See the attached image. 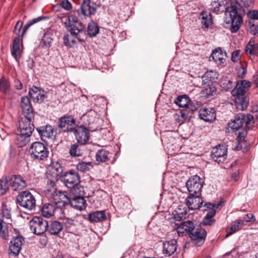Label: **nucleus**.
<instances>
[{
  "label": "nucleus",
  "instance_id": "f257e3e1",
  "mask_svg": "<svg viewBox=\"0 0 258 258\" xmlns=\"http://www.w3.org/2000/svg\"><path fill=\"white\" fill-rule=\"evenodd\" d=\"M54 197V200L52 203L45 204L43 206L41 213L44 217L49 218L54 216L61 217L63 213L62 207L69 204L68 202L60 200L57 195Z\"/></svg>",
  "mask_w": 258,
  "mask_h": 258
},
{
  "label": "nucleus",
  "instance_id": "f03ea898",
  "mask_svg": "<svg viewBox=\"0 0 258 258\" xmlns=\"http://www.w3.org/2000/svg\"><path fill=\"white\" fill-rule=\"evenodd\" d=\"M225 15L226 16V23L231 22L230 30L232 33H235L240 28L242 17L238 13V9L235 6H232L226 9Z\"/></svg>",
  "mask_w": 258,
  "mask_h": 258
},
{
  "label": "nucleus",
  "instance_id": "7ed1b4c3",
  "mask_svg": "<svg viewBox=\"0 0 258 258\" xmlns=\"http://www.w3.org/2000/svg\"><path fill=\"white\" fill-rule=\"evenodd\" d=\"M227 127L226 128L227 132L228 133H236L239 131L238 135L236 139L237 142L238 144L235 148L234 150L236 151L240 150L242 149V145L241 142H242V132L240 131L242 128V114L238 113L235 116L234 119H231L227 124Z\"/></svg>",
  "mask_w": 258,
  "mask_h": 258
},
{
  "label": "nucleus",
  "instance_id": "20e7f679",
  "mask_svg": "<svg viewBox=\"0 0 258 258\" xmlns=\"http://www.w3.org/2000/svg\"><path fill=\"white\" fill-rule=\"evenodd\" d=\"M29 152L31 157L37 161L46 160L49 155V151L47 147L40 142L32 143Z\"/></svg>",
  "mask_w": 258,
  "mask_h": 258
},
{
  "label": "nucleus",
  "instance_id": "39448f33",
  "mask_svg": "<svg viewBox=\"0 0 258 258\" xmlns=\"http://www.w3.org/2000/svg\"><path fill=\"white\" fill-rule=\"evenodd\" d=\"M64 24L67 28H70L69 31L71 36L81 41L79 34L83 31L84 27L82 23L79 22L78 18L74 15H71L66 19Z\"/></svg>",
  "mask_w": 258,
  "mask_h": 258
},
{
  "label": "nucleus",
  "instance_id": "423d86ee",
  "mask_svg": "<svg viewBox=\"0 0 258 258\" xmlns=\"http://www.w3.org/2000/svg\"><path fill=\"white\" fill-rule=\"evenodd\" d=\"M17 200L21 207L28 210H32L35 207V199L29 191H24L20 193Z\"/></svg>",
  "mask_w": 258,
  "mask_h": 258
},
{
  "label": "nucleus",
  "instance_id": "0eeeda50",
  "mask_svg": "<svg viewBox=\"0 0 258 258\" xmlns=\"http://www.w3.org/2000/svg\"><path fill=\"white\" fill-rule=\"evenodd\" d=\"M29 226L33 233L39 235L46 231L48 222L43 218L36 216L30 221Z\"/></svg>",
  "mask_w": 258,
  "mask_h": 258
},
{
  "label": "nucleus",
  "instance_id": "6e6552de",
  "mask_svg": "<svg viewBox=\"0 0 258 258\" xmlns=\"http://www.w3.org/2000/svg\"><path fill=\"white\" fill-rule=\"evenodd\" d=\"M203 185V180L198 175H194L186 181V186L189 195H201Z\"/></svg>",
  "mask_w": 258,
  "mask_h": 258
},
{
  "label": "nucleus",
  "instance_id": "1a4fd4ad",
  "mask_svg": "<svg viewBox=\"0 0 258 258\" xmlns=\"http://www.w3.org/2000/svg\"><path fill=\"white\" fill-rule=\"evenodd\" d=\"M60 180L66 187L70 188L80 183V176L78 172L71 169L64 172Z\"/></svg>",
  "mask_w": 258,
  "mask_h": 258
},
{
  "label": "nucleus",
  "instance_id": "9d476101",
  "mask_svg": "<svg viewBox=\"0 0 258 258\" xmlns=\"http://www.w3.org/2000/svg\"><path fill=\"white\" fill-rule=\"evenodd\" d=\"M207 235L206 230L200 226H196L189 235V237L194 242L196 245L201 246L204 242Z\"/></svg>",
  "mask_w": 258,
  "mask_h": 258
},
{
  "label": "nucleus",
  "instance_id": "9b49d317",
  "mask_svg": "<svg viewBox=\"0 0 258 258\" xmlns=\"http://www.w3.org/2000/svg\"><path fill=\"white\" fill-rule=\"evenodd\" d=\"M64 172L62 165L60 163L56 162L53 163L49 169L47 173V177L51 182H54L58 179V178L61 179Z\"/></svg>",
  "mask_w": 258,
  "mask_h": 258
},
{
  "label": "nucleus",
  "instance_id": "f8f14e48",
  "mask_svg": "<svg viewBox=\"0 0 258 258\" xmlns=\"http://www.w3.org/2000/svg\"><path fill=\"white\" fill-rule=\"evenodd\" d=\"M232 99L238 110H242V80L236 82L235 87L231 91Z\"/></svg>",
  "mask_w": 258,
  "mask_h": 258
},
{
  "label": "nucleus",
  "instance_id": "ddd939ff",
  "mask_svg": "<svg viewBox=\"0 0 258 258\" xmlns=\"http://www.w3.org/2000/svg\"><path fill=\"white\" fill-rule=\"evenodd\" d=\"M24 243V238L23 236L19 235L13 237L9 245V254L13 256H17Z\"/></svg>",
  "mask_w": 258,
  "mask_h": 258
},
{
  "label": "nucleus",
  "instance_id": "4468645a",
  "mask_svg": "<svg viewBox=\"0 0 258 258\" xmlns=\"http://www.w3.org/2000/svg\"><path fill=\"white\" fill-rule=\"evenodd\" d=\"M73 132H74L76 139L78 143L81 145L86 144L89 140V131L86 127L82 125L77 126Z\"/></svg>",
  "mask_w": 258,
  "mask_h": 258
},
{
  "label": "nucleus",
  "instance_id": "2eb2a0df",
  "mask_svg": "<svg viewBox=\"0 0 258 258\" xmlns=\"http://www.w3.org/2000/svg\"><path fill=\"white\" fill-rule=\"evenodd\" d=\"M8 178L10 186L13 190H20L27 186L26 181L20 175H12Z\"/></svg>",
  "mask_w": 258,
  "mask_h": 258
},
{
  "label": "nucleus",
  "instance_id": "dca6fc26",
  "mask_svg": "<svg viewBox=\"0 0 258 258\" xmlns=\"http://www.w3.org/2000/svg\"><path fill=\"white\" fill-rule=\"evenodd\" d=\"M58 126L62 132H73L75 128V119L71 116H64L59 119Z\"/></svg>",
  "mask_w": 258,
  "mask_h": 258
},
{
  "label": "nucleus",
  "instance_id": "f3484780",
  "mask_svg": "<svg viewBox=\"0 0 258 258\" xmlns=\"http://www.w3.org/2000/svg\"><path fill=\"white\" fill-rule=\"evenodd\" d=\"M227 149L226 147L220 145L213 149L211 157L217 162H223L227 158Z\"/></svg>",
  "mask_w": 258,
  "mask_h": 258
},
{
  "label": "nucleus",
  "instance_id": "a211bd4d",
  "mask_svg": "<svg viewBox=\"0 0 258 258\" xmlns=\"http://www.w3.org/2000/svg\"><path fill=\"white\" fill-rule=\"evenodd\" d=\"M32 116H24L19 120L18 132L32 134L34 130V125L31 123Z\"/></svg>",
  "mask_w": 258,
  "mask_h": 258
},
{
  "label": "nucleus",
  "instance_id": "6ab92c4d",
  "mask_svg": "<svg viewBox=\"0 0 258 258\" xmlns=\"http://www.w3.org/2000/svg\"><path fill=\"white\" fill-rule=\"evenodd\" d=\"M29 94L34 102L41 103L47 97L46 92L39 88L35 86L29 89Z\"/></svg>",
  "mask_w": 258,
  "mask_h": 258
},
{
  "label": "nucleus",
  "instance_id": "aec40b11",
  "mask_svg": "<svg viewBox=\"0 0 258 258\" xmlns=\"http://www.w3.org/2000/svg\"><path fill=\"white\" fill-rule=\"evenodd\" d=\"M41 139L47 142L49 139H53L55 137V133L53 127L50 125L40 126L37 128Z\"/></svg>",
  "mask_w": 258,
  "mask_h": 258
},
{
  "label": "nucleus",
  "instance_id": "412c9836",
  "mask_svg": "<svg viewBox=\"0 0 258 258\" xmlns=\"http://www.w3.org/2000/svg\"><path fill=\"white\" fill-rule=\"evenodd\" d=\"M204 201L201 198L200 195H189L185 201V204L190 210L199 209L203 204Z\"/></svg>",
  "mask_w": 258,
  "mask_h": 258
},
{
  "label": "nucleus",
  "instance_id": "4be33fe9",
  "mask_svg": "<svg viewBox=\"0 0 258 258\" xmlns=\"http://www.w3.org/2000/svg\"><path fill=\"white\" fill-rule=\"evenodd\" d=\"M196 227V226L193 221L187 220L180 224L177 227V231L179 236L188 235L189 236Z\"/></svg>",
  "mask_w": 258,
  "mask_h": 258
},
{
  "label": "nucleus",
  "instance_id": "5701e85b",
  "mask_svg": "<svg viewBox=\"0 0 258 258\" xmlns=\"http://www.w3.org/2000/svg\"><path fill=\"white\" fill-rule=\"evenodd\" d=\"M199 113L200 118L205 121L212 122L216 119L215 111L212 108H201Z\"/></svg>",
  "mask_w": 258,
  "mask_h": 258
},
{
  "label": "nucleus",
  "instance_id": "b1692460",
  "mask_svg": "<svg viewBox=\"0 0 258 258\" xmlns=\"http://www.w3.org/2000/svg\"><path fill=\"white\" fill-rule=\"evenodd\" d=\"M20 106L24 116L33 115V108L31 101L27 96L21 98Z\"/></svg>",
  "mask_w": 258,
  "mask_h": 258
},
{
  "label": "nucleus",
  "instance_id": "393cba45",
  "mask_svg": "<svg viewBox=\"0 0 258 258\" xmlns=\"http://www.w3.org/2000/svg\"><path fill=\"white\" fill-rule=\"evenodd\" d=\"M69 203L71 207L80 211L84 210L87 206L84 197L74 196L69 200Z\"/></svg>",
  "mask_w": 258,
  "mask_h": 258
},
{
  "label": "nucleus",
  "instance_id": "a878e982",
  "mask_svg": "<svg viewBox=\"0 0 258 258\" xmlns=\"http://www.w3.org/2000/svg\"><path fill=\"white\" fill-rule=\"evenodd\" d=\"M177 249V242L175 239L167 241L163 243V251L166 256H169L173 254Z\"/></svg>",
  "mask_w": 258,
  "mask_h": 258
},
{
  "label": "nucleus",
  "instance_id": "bb28decb",
  "mask_svg": "<svg viewBox=\"0 0 258 258\" xmlns=\"http://www.w3.org/2000/svg\"><path fill=\"white\" fill-rule=\"evenodd\" d=\"M31 135L18 132L16 136V144L20 147L25 146L30 142Z\"/></svg>",
  "mask_w": 258,
  "mask_h": 258
},
{
  "label": "nucleus",
  "instance_id": "cd10ccee",
  "mask_svg": "<svg viewBox=\"0 0 258 258\" xmlns=\"http://www.w3.org/2000/svg\"><path fill=\"white\" fill-rule=\"evenodd\" d=\"M225 55L226 53L223 52L220 48L216 49L211 54L210 60H214L218 64H221L225 60Z\"/></svg>",
  "mask_w": 258,
  "mask_h": 258
},
{
  "label": "nucleus",
  "instance_id": "c85d7f7f",
  "mask_svg": "<svg viewBox=\"0 0 258 258\" xmlns=\"http://www.w3.org/2000/svg\"><path fill=\"white\" fill-rule=\"evenodd\" d=\"M62 225L57 221H50L48 223L46 231L52 235H57L62 229Z\"/></svg>",
  "mask_w": 258,
  "mask_h": 258
},
{
  "label": "nucleus",
  "instance_id": "c756f323",
  "mask_svg": "<svg viewBox=\"0 0 258 258\" xmlns=\"http://www.w3.org/2000/svg\"><path fill=\"white\" fill-rule=\"evenodd\" d=\"M90 0H83L81 6V12L82 14L86 16H90L94 15L96 12V9L90 6Z\"/></svg>",
  "mask_w": 258,
  "mask_h": 258
},
{
  "label": "nucleus",
  "instance_id": "7c9ffc66",
  "mask_svg": "<svg viewBox=\"0 0 258 258\" xmlns=\"http://www.w3.org/2000/svg\"><path fill=\"white\" fill-rule=\"evenodd\" d=\"M53 34L51 30H47L43 36L40 44L43 47H49L51 46L53 40Z\"/></svg>",
  "mask_w": 258,
  "mask_h": 258
},
{
  "label": "nucleus",
  "instance_id": "2f4dec72",
  "mask_svg": "<svg viewBox=\"0 0 258 258\" xmlns=\"http://www.w3.org/2000/svg\"><path fill=\"white\" fill-rule=\"evenodd\" d=\"M82 145L76 143L71 145L69 148V153L72 157H79L83 154Z\"/></svg>",
  "mask_w": 258,
  "mask_h": 258
},
{
  "label": "nucleus",
  "instance_id": "473e14b6",
  "mask_svg": "<svg viewBox=\"0 0 258 258\" xmlns=\"http://www.w3.org/2000/svg\"><path fill=\"white\" fill-rule=\"evenodd\" d=\"M105 219L106 216L104 211H96L89 215V220L91 222H99Z\"/></svg>",
  "mask_w": 258,
  "mask_h": 258
},
{
  "label": "nucleus",
  "instance_id": "72a5a7b5",
  "mask_svg": "<svg viewBox=\"0 0 258 258\" xmlns=\"http://www.w3.org/2000/svg\"><path fill=\"white\" fill-rule=\"evenodd\" d=\"M20 37L19 36L16 37L13 41V47L11 50L12 55L16 60H18L20 56Z\"/></svg>",
  "mask_w": 258,
  "mask_h": 258
},
{
  "label": "nucleus",
  "instance_id": "f704fd0d",
  "mask_svg": "<svg viewBox=\"0 0 258 258\" xmlns=\"http://www.w3.org/2000/svg\"><path fill=\"white\" fill-rule=\"evenodd\" d=\"M251 83L248 81L243 80V110L246 109L249 101V98L244 96L245 93L251 87Z\"/></svg>",
  "mask_w": 258,
  "mask_h": 258
},
{
  "label": "nucleus",
  "instance_id": "c9c22d12",
  "mask_svg": "<svg viewBox=\"0 0 258 258\" xmlns=\"http://www.w3.org/2000/svg\"><path fill=\"white\" fill-rule=\"evenodd\" d=\"M110 153L105 149L98 150L96 153V160L98 162H104L109 159Z\"/></svg>",
  "mask_w": 258,
  "mask_h": 258
},
{
  "label": "nucleus",
  "instance_id": "e433bc0d",
  "mask_svg": "<svg viewBox=\"0 0 258 258\" xmlns=\"http://www.w3.org/2000/svg\"><path fill=\"white\" fill-rule=\"evenodd\" d=\"M245 51L249 54L258 55V43H255L254 41L251 39L246 45Z\"/></svg>",
  "mask_w": 258,
  "mask_h": 258
},
{
  "label": "nucleus",
  "instance_id": "4c0bfd02",
  "mask_svg": "<svg viewBox=\"0 0 258 258\" xmlns=\"http://www.w3.org/2000/svg\"><path fill=\"white\" fill-rule=\"evenodd\" d=\"M245 26L248 32L258 36V24H255L254 21H245Z\"/></svg>",
  "mask_w": 258,
  "mask_h": 258
},
{
  "label": "nucleus",
  "instance_id": "58836bf2",
  "mask_svg": "<svg viewBox=\"0 0 258 258\" xmlns=\"http://www.w3.org/2000/svg\"><path fill=\"white\" fill-rule=\"evenodd\" d=\"M201 23L206 28H209L213 23L212 16L207 12H204L201 15Z\"/></svg>",
  "mask_w": 258,
  "mask_h": 258
},
{
  "label": "nucleus",
  "instance_id": "ea45409f",
  "mask_svg": "<svg viewBox=\"0 0 258 258\" xmlns=\"http://www.w3.org/2000/svg\"><path fill=\"white\" fill-rule=\"evenodd\" d=\"M10 186L8 178L5 177L0 179V195L6 194Z\"/></svg>",
  "mask_w": 258,
  "mask_h": 258
},
{
  "label": "nucleus",
  "instance_id": "a19ab883",
  "mask_svg": "<svg viewBox=\"0 0 258 258\" xmlns=\"http://www.w3.org/2000/svg\"><path fill=\"white\" fill-rule=\"evenodd\" d=\"M240 220H236L231 224L230 228L227 229L226 237H228L240 229Z\"/></svg>",
  "mask_w": 258,
  "mask_h": 258
},
{
  "label": "nucleus",
  "instance_id": "79ce46f5",
  "mask_svg": "<svg viewBox=\"0 0 258 258\" xmlns=\"http://www.w3.org/2000/svg\"><path fill=\"white\" fill-rule=\"evenodd\" d=\"M254 122V118L251 114H243V123H245V126L247 129L249 130L251 128L253 125Z\"/></svg>",
  "mask_w": 258,
  "mask_h": 258
},
{
  "label": "nucleus",
  "instance_id": "37998d69",
  "mask_svg": "<svg viewBox=\"0 0 258 258\" xmlns=\"http://www.w3.org/2000/svg\"><path fill=\"white\" fill-rule=\"evenodd\" d=\"M84 117H87V122L89 125L94 124L97 122L98 118H97V113L94 111L91 110L88 112Z\"/></svg>",
  "mask_w": 258,
  "mask_h": 258
},
{
  "label": "nucleus",
  "instance_id": "c03bdc74",
  "mask_svg": "<svg viewBox=\"0 0 258 258\" xmlns=\"http://www.w3.org/2000/svg\"><path fill=\"white\" fill-rule=\"evenodd\" d=\"M99 28L97 25L94 22H91L88 25V33L91 37L96 36L99 32Z\"/></svg>",
  "mask_w": 258,
  "mask_h": 258
},
{
  "label": "nucleus",
  "instance_id": "a18cd8bd",
  "mask_svg": "<svg viewBox=\"0 0 258 258\" xmlns=\"http://www.w3.org/2000/svg\"><path fill=\"white\" fill-rule=\"evenodd\" d=\"M189 102L188 97L185 95L178 97L175 100V103L181 107H186Z\"/></svg>",
  "mask_w": 258,
  "mask_h": 258
},
{
  "label": "nucleus",
  "instance_id": "49530a36",
  "mask_svg": "<svg viewBox=\"0 0 258 258\" xmlns=\"http://www.w3.org/2000/svg\"><path fill=\"white\" fill-rule=\"evenodd\" d=\"M76 168L79 171L85 172L90 170L92 168V165L90 162H81L77 164Z\"/></svg>",
  "mask_w": 258,
  "mask_h": 258
},
{
  "label": "nucleus",
  "instance_id": "de8ad7c7",
  "mask_svg": "<svg viewBox=\"0 0 258 258\" xmlns=\"http://www.w3.org/2000/svg\"><path fill=\"white\" fill-rule=\"evenodd\" d=\"M70 188L71 189V191L74 195H78L77 196L83 197L84 192V187L79 183L77 184L74 187Z\"/></svg>",
  "mask_w": 258,
  "mask_h": 258
},
{
  "label": "nucleus",
  "instance_id": "09e8293b",
  "mask_svg": "<svg viewBox=\"0 0 258 258\" xmlns=\"http://www.w3.org/2000/svg\"><path fill=\"white\" fill-rule=\"evenodd\" d=\"M43 19V17H39L36 18H34L32 20H29L27 24L25 25L24 29L23 30L22 36L24 34L26 31L28 29V28L33 25V24L40 21Z\"/></svg>",
  "mask_w": 258,
  "mask_h": 258
},
{
  "label": "nucleus",
  "instance_id": "8fccbe9b",
  "mask_svg": "<svg viewBox=\"0 0 258 258\" xmlns=\"http://www.w3.org/2000/svg\"><path fill=\"white\" fill-rule=\"evenodd\" d=\"M255 220V216L253 214L250 213H246L243 209V223L245 222H254Z\"/></svg>",
  "mask_w": 258,
  "mask_h": 258
},
{
  "label": "nucleus",
  "instance_id": "3c124183",
  "mask_svg": "<svg viewBox=\"0 0 258 258\" xmlns=\"http://www.w3.org/2000/svg\"><path fill=\"white\" fill-rule=\"evenodd\" d=\"M216 88L215 86L212 85H208L203 91V94L209 97L212 96L216 92Z\"/></svg>",
  "mask_w": 258,
  "mask_h": 258
},
{
  "label": "nucleus",
  "instance_id": "603ef678",
  "mask_svg": "<svg viewBox=\"0 0 258 258\" xmlns=\"http://www.w3.org/2000/svg\"><path fill=\"white\" fill-rule=\"evenodd\" d=\"M10 87V83L9 82L3 79H1L0 80V91L6 93L7 92Z\"/></svg>",
  "mask_w": 258,
  "mask_h": 258
},
{
  "label": "nucleus",
  "instance_id": "864d4df0",
  "mask_svg": "<svg viewBox=\"0 0 258 258\" xmlns=\"http://www.w3.org/2000/svg\"><path fill=\"white\" fill-rule=\"evenodd\" d=\"M3 220L0 219V236L6 239L8 237V230L3 225Z\"/></svg>",
  "mask_w": 258,
  "mask_h": 258
},
{
  "label": "nucleus",
  "instance_id": "5fc2aeb1",
  "mask_svg": "<svg viewBox=\"0 0 258 258\" xmlns=\"http://www.w3.org/2000/svg\"><path fill=\"white\" fill-rule=\"evenodd\" d=\"M249 20L254 21V20H258V11L253 10L248 11L247 14Z\"/></svg>",
  "mask_w": 258,
  "mask_h": 258
},
{
  "label": "nucleus",
  "instance_id": "6e6d98bb",
  "mask_svg": "<svg viewBox=\"0 0 258 258\" xmlns=\"http://www.w3.org/2000/svg\"><path fill=\"white\" fill-rule=\"evenodd\" d=\"M2 214L3 218L7 220L5 223L9 224L10 222L11 221L10 220L11 217L10 211L8 209H3L2 210Z\"/></svg>",
  "mask_w": 258,
  "mask_h": 258
},
{
  "label": "nucleus",
  "instance_id": "4d7b16f0",
  "mask_svg": "<svg viewBox=\"0 0 258 258\" xmlns=\"http://www.w3.org/2000/svg\"><path fill=\"white\" fill-rule=\"evenodd\" d=\"M23 26V22L21 21H18L15 27L14 32L20 37V32Z\"/></svg>",
  "mask_w": 258,
  "mask_h": 258
},
{
  "label": "nucleus",
  "instance_id": "13d9d810",
  "mask_svg": "<svg viewBox=\"0 0 258 258\" xmlns=\"http://www.w3.org/2000/svg\"><path fill=\"white\" fill-rule=\"evenodd\" d=\"M63 43L66 46H71L72 43H76V41L73 39L71 41L70 40V36L69 35H65L63 38Z\"/></svg>",
  "mask_w": 258,
  "mask_h": 258
},
{
  "label": "nucleus",
  "instance_id": "bf43d9fd",
  "mask_svg": "<svg viewBox=\"0 0 258 258\" xmlns=\"http://www.w3.org/2000/svg\"><path fill=\"white\" fill-rule=\"evenodd\" d=\"M61 6L66 10H70L72 9V4L68 0H63L61 3Z\"/></svg>",
  "mask_w": 258,
  "mask_h": 258
},
{
  "label": "nucleus",
  "instance_id": "052dcab7",
  "mask_svg": "<svg viewBox=\"0 0 258 258\" xmlns=\"http://www.w3.org/2000/svg\"><path fill=\"white\" fill-rule=\"evenodd\" d=\"M240 50H237L234 51L231 56V60L233 62H237L239 59V54H240Z\"/></svg>",
  "mask_w": 258,
  "mask_h": 258
},
{
  "label": "nucleus",
  "instance_id": "680f3d73",
  "mask_svg": "<svg viewBox=\"0 0 258 258\" xmlns=\"http://www.w3.org/2000/svg\"><path fill=\"white\" fill-rule=\"evenodd\" d=\"M214 74V72L212 71L211 72H208L206 73L204 76L203 78H208L210 79V81H212L213 80H214L215 78H217V77H216V73H214V76H212V75Z\"/></svg>",
  "mask_w": 258,
  "mask_h": 258
},
{
  "label": "nucleus",
  "instance_id": "e2e57ef3",
  "mask_svg": "<svg viewBox=\"0 0 258 258\" xmlns=\"http://www.w3.org/2000/svg\"><path fill=\"white\" fill-rule=\"evenodd\" d=\"M74 225V220L72 219H67L64 222V226L66 228H70Z\"/></svg>",
  "mask_w": 258,
  "mask_h": 258
},
{
  "label": "nucleus",
  "instance_id": "0e129e2a",
  "mask_svg": "<svg viewBox=\"0 0 258 258\" xmlns=\"http://www.w3.org/2000/svg\"><path fill=\"white\" fill-rule=\"evenodd\" d=\"M214 221L215 220L213 219L205 217L202 223L205 225H211L214 223Z\"/></svg>",
  "mask_w": 258,
  "mask_h": 258
},
{
  "label": "nucleus",
  "instance_id": "69168bd1",
  "mask_svg": "<svg viewBox=\"0 0 258 258\" xmlns=\"http://www.w3.org/2000/svg\"><path fill=\"white\" fill-rule=\"evenodd\" d=\"M212 9H213L215 12H218L220 11V4L216 2H213L211 3Z\"/></svg>",
  "mask_w": 258,
  "mask_h": 258
},
{
  "label": "nucleus",
  "instance_id": "338daca9",
  "mask_svg": "<svg viewBox=\"0 0 258 258\" xmlns=\"http://www.w3.org/2000/svg\"><path fill=\"white\" fill-rule=\"evenodd\" d=\"M15 88L17 90H21L22 89L23 85L22 83L18 79H16L14 81Z\"/></svg>",
  "mask_w": 258,
  "mask_h": 258
},
{
  "label": "nucleus",
  "instance_id": "774afa93",
  "mask_svg": "<svg viewBox=\"0 0 258 258\" xmlns=\"http://www.w3.org/2000/svg\"><path fill=\"white\" fill-rule=\"evenodd\" d=\"M215 211L212 210L208 212V213L206 214V216L205 217L208 218L210 219H213V217L215 216Z\"/></svg>",
  "mask_w": 258,
  "mask_h": 258
}]
</instances>
